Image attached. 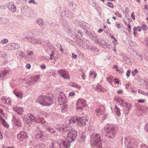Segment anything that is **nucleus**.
<instances>
[{
  "label": "nucleus",
  "instance_id": "obj_14",
  "mask_svg": "<svg viewBox=\"0 0 148 148\" xmlns=\"http://www.w3.org/2000/svg\"><path fill=\"white\" fill-rule=\"evenodd\" d=\"M27 137V134L23 131H21L20 133L17 135V138L20 141H22Z\"/></svg>",
  "mask_w": 148,
  "mask_h": 148
},
{
  "label": "nucleus",
  "instance_id": "obj_6",
  "mask_svg": "<svg viewBox=\"0 0 148 148\" xmlns=\"http://www.w3.org/2000/svg\"><path fill=\"white\" fill-rule=\"evenodd\" d=\"M77 135V131L75 130H71L67 134L66 139H67L70 142H71L74 140Z\"/></svg>",
  "mask_w": 148,
  "mask_h": 148
},
{
  "label": "nucleus",
  "instance_id": "obj_19",
  "mask_svg": "<svg viewBox=\"0 0 148 148\" xmlns=\"http://www.w3.org/2000/svg\"><path fill=\"white\" fill-rule=\"evenodd\" d=\"M45 134L43 132L40 131L38 133H37L36 135V136L37 138H39L42 140V139L43 138V137L44 136Z\"/></svg>",
  "mask_w": 148,
  "mask_h": 148
},
{
  "label": "nucleus",
  "instance_id": "obj_47",
  "mask_svg": "<svg viewBox=\"0 0 148 148\" xmlns=\"http://www.w3.org/2000/svg\"><path fill=\"white\" fill-rule=\"evenodd\" d=\"M107 5L112 8H114L113 4L110 2H109L107 3Z\"/></svg>",
  "mask_w": 148,
  "mask_h": 148
},
{
  "label": "nucleus",
  "instance_id": "obj_52",
  "mask_svg": "<svg viewBox=\"0 0 148 148\" xmlns=\"http://www.w3.org/2000/svg\"><path fill=\"white\" fill-rule=\"evenodd\" d=\"M35 130L36 132H38L40 131H41L40 129V128L38 126H37L35 127Z\"/></svg>",
  "mask_w": 148,
  "mask_h": 148
},
{
  "label": "nucleus",
  "instance_id": "obj_32",
  "mask_svg": "<svg viewBox=\"0 0 148 148\" xmlns=\"http://www.w3.org/2000/svg\"><path fill=\"white\" fill-rule=\"evenodd\" d=\"M45 128L47 130L49 131L51 133H54L55 132V131L54 129L49 126H46Z\"/></svg>",
  "mask_w": 148,
  "mask_h": 148
},
{
  "label": "nucleus",
  "instance_id": "obj_17",
  "mask_svg": "<svg viewBox=\"0 0 148 148\" xmlns=\"http://www.w3.org/2000/svg\"><path fill=\"white\" fill-rule=\"evenodd\" d=\"M12 120V121L17 126H21L20 120L18 118H16L14 115H13Z\"/></svg>",
  "mask_w": 148,
  "mask_h": 148
},
{
  "label": "nucleus",
  "instance_id": "obj_45",
  "mask_svg": "<svg viewBox=\"0 0 148 148\" xmlns=\"http://www.w3.org/2000/svg\"><path fill=\"white\" fill-rule=\"evenodd\" d=\"M5 54L3 51L0 50V58L4 57L5 56Z\"/></svg>",
  "mask_w": 148,
  "mask_h": 148
},
{
  "label": "nucleus",
  "instance_id": "obj_27",
  "mask_svg": "<svg viewBox=\"0 0 148 148\" xmlns=\"http://www.w3.org/2000/svg\"><path fill=\"white\" fill-rule=\"evenodd\" d=\"M15 95L18 98H22L23 97V93L21 92H16L14 90L13 91Z\"/></svg>",
  "mask_w": 148,
  "mask_h": 148
},
{
  "label": "nucleus",
  "instance_id": "obj_37",
  "mask_svg": "<svg viewBox=\"0 0 148 148\" xmlns=\"http://www.w3.org/2000/svg\"><path fill=\"white\" fill-rule=\"evenodd\" d=\"M1 24H5L8 22V19L6 18L1 17Z\"/></svg>",
  "mask_w": 148,
  "mask_h": 148
},
{
  "label": "nucleus",
  "instance_id": "obj_44",
  "mask_svg": "<svg viewBox=\"0 0 148 148\" xmlns=\"http://www.w3.org/2000/svg\"><path fill=\"white\" fill-rule=\"evenodd\" d=\"M90 76H91L92 75V77H93L95 78L96 77V73L95 72H90Z\"/></svg>",
  "mask_w": 148,
  "mask_h": 148
},
{
  "label": "nucleus",
  "instance_id": "obj_13",
  "mask_svg": "<svg viewBox=\"0 0 148 148\" xmlns=\"http://www.w3.org/2000/svg\"><path fill=\"white\" fill-rule=\"evenodd\" d=\"M71 143L67 140H62L60 144V148H69L70 146V143Z\"/></svg>",
  "mask_w": 148,
  "mask_h": 148
},
{
  "label": "nucleus",
  "instance_id": "obj_22",
  "mask_svg": "<svg viewBox=\"0 0 148 148\" xmlns=\"http://www.w3.org/2000/svg\"><path fill=\"white\" fill-rule=\"evenodd\" d=\"M86 49H90L92 51H97L98 49L97 48H95V47L91 45H86Z\"/></svg>",
  "mask_w": 148,
  "mask_h": 148
},
{
  "label": "nucleus",
  "instance_id": "obj_34",
  "mask_svg": "<svg viewBox=\"0 0 148 148\" xmlns=\"http://www.w3.org/2000/svg\"><path fill=\"white\" fill-rule=\"evenodd\" d=\"M9 4L10 5H11V10L12 12H14L16 10V7L13 4L12 2L9 3Z\"/></svg>",
  "mask_w": 148,
  "mask_h": 148
},
{
  "label": "nucleus",
  "instance_id": "obj_9",
  "mask_svg": "<svg viewBox=\"0 0 148 148\" xmlns=\"http://www.w3.org/2000/svg\"><path fill=\"white\" fill-rule=\"evenodd\" d=\"M86 101L83 99H79L77 102L76 108L82 109L86 105Z\"/></svg>",
  "mask_w": 148,
  "mask_h": 148
},
{
  "label": "nucleus",
  "instance_id": "obj_31",
  "mask_svg": "<svg viewBox=\"0 0 148 148\" xmlns=\"http://www.w3.org/2000/svg\"><path fill=\"white\" fill-rule=\"evenodd\" d=\"M63 127V125H56L55 126V128L58 130L60 132H62V127Z\"/></svg>",
  "mask_w": 148,
  "mask_h": 148
},
{
  "label": "nucleus",
  "instance_id": "obj_36",
  "mask_svg": "<svg viewBox=\"0 0 148 148\" xmlns=\"http://www.w3.org/2000/svg\"><path fill=\"white\" fill-rule=\"evenodd\" d=\"M1 123H2V124L5 127H7V128H8L9 127V126L7 124V123L5 122V120L2 118V117L1 118Z\"/></svg>",
  "mask_w": 148,
  "mask_h": 148
},
{
  "label": "nucleus",
  "instance_id": "obj_26",
  "mask_svg": "<svg viewBox=\"0 0 148 148\" xmlns=\"http://www.w3.org/2000/svg\"><path fill=\"white\" fill-rule=\"evenodd\" d=\"M8 73V71L7 70L2 71L0 72V78L5 77Z\"/></svg>",
  "mask_w": 148,
  "mask_h": 148
},
{
  "label": "nucleus",
  "instance_id": "obj_38",
  "mask_svg": "<svg viewBox=\"0 0 148 148\" xmlns=\"http://www.w3.org/2000/svg\"><path fill=\"white\" fill-rule=\"evenodd\" d=\"M24 121L26 122V123L29 125L30 126L31 124L30 121H29V117H25L23 119Z\"/></svg>",
  "mask_w": 148,
  "mask_h": 148
},
{
  "label": "nucleus",
  "instance_id": "obj_35",
  "mask_svg": "<svg viewBox=\"0 0 148 148\" xmlns=\"http://www.w3.org/2000/svg\"><path fill=\"white\" fill-rule=\"evenodd\" d=\"M28 117H29V121H30L31 123L34 121L36 119L35 117L31 114H29Z\"/></svg>",
  "mask_w": 148,
  "mask_h": 148
},
{
  "label": "nucleus",
  "instance_id": "obj_62",
  "mask_svg": "<svg viewBox=\"0 0 148 148\" xmlns=\"http://www.w3.org/2000/svg\"><path fill=\"white\" fill-rule=\"evenodd\" d=\"M116 26L117 27V28L118 29H120L121 27V26L120 25V24L119 23H116Z\"/></svg>",
  "mask_w": 148,
  "mask_h": 148
},
{
  "label": "nucleus",
  "instance_id": "obj_63",
  "mask_svg": "<svg viewBox=\"0 0 148 148\" xmlns=\"http://www.w3.org/2000/svg\"><path fill=\"white\" fill-rule=\"evenodd\" d=\"M145 130L147 132H148V123L145 126Z\"/></svg>",
  "mask_w": 148,
  "mask_h": 148
},
{
  "label": "nucleus",
  "instance_id": "obj_11",
  "mask_svg": "<svg viewBox=\"0 0 148 148\" xmlns=\"http://www.w3.org/2000/svg\"><path fill=\"white\" fill-rule=\"evenodd\" d=\"M58 73L60 75V77H62L64 79H69V74L67 71L61 69L58 71Z\"/></svg>",
  "mask_w": 148,
  "mask_h": 148
},
{
  "label": "nucleus",
  "instance_id": "obj_12",
  "mask_svg": "<svg viewBox=\"0 0 148 148\" xmlns=\"http://www.w3.org/2000/svg\"><path fill=\"white\" fill-rule=\"evenodd\" d=\"M88 123V120L84 117L78 118V120H77L78 125L80 127L85 126L87 123Z\"/></svg>",
  "mask_w": 148,
  "mask_h": 148
},
{
  "label": "nucleus",
  "instance_id": "obj_3",
  "mask_svg": "<svg viewBox=\"0 0 148 148\" xmlns=\"http://www.w3.org/2000/svg\"><path fill=\"white\" fill-rule=\"evenodd\" d=\"M37 102L43 106H49L52 104L53 100L52 97L46 95H41L37 100Z\"/></svg>",
  "mask_w": 148,
  "mask_h": 148
},
{
  "label": "nucleus",
  "instance_id": "obj_33",
  "mask_svg": "<svg viewBox=\"0 0 148 148\" xmlns=\"http://www.w3.org/2000/svg\"><path fill=\"white\" fill-rule=\"evenodd\" d=\"M120 111L119 108H118L116 106L114 108V111L119 116H120L121 115V114L120 112Z\"/></svg>",
  "mask_w": 148,
  "mask_h": 148
},
{
  "label": "nucleus",
  "instance_id": "obj_48",
  "mask_svg": "<svg viewBox=\"0 0 148 148\" xmlns=\"http://www.w3.org/2000/svg\"><path fill=\"white\" fill-rule=\"evenodd\" d=\"M133 30L134 31H135L136 30L138 31H141V28L140 27H135L133 28Z\"/></svg>",
  "mask_w": 148,
  "mask_h": 148
},
{
  "label": "nucleus",
  "instance_id": "obj_20",
  "mask_svg": "<svg viewBox=\"0 0 148 148\" xmlns=\"http://www.w3.org/2000/svg\"><path fill=\"white\" fill-rule=\"evenodd\" d=\"M62 132L63 131H70L71 129V127L67 125H63V127H62Z\"/></svg>",
  "mask_w": 148,
  "mask_h": 148
},
{
  "label": "nucleus",
  "instance_id": "obj_4",
  "mask_svg": "<svg viewBox=\"0 0 148 148\" xmlns=\"http://www.w3.org/2000/svg\"><path fill=\"white\" fill-rule=\"evenodd\" d=\"M104 130L108 133L107 136L109 139L114 138L117 133L116 128L112 125L106 126Z\"/></svg>",
  "mask_w": 148,
  "mask_h": 148
},
{
  "label": "nucleus",
  "instance_id": "obj_61",
  "mask_svg": "<svg viewBox=\"0 0 148 148\" xmlns=\"http://www.w3.org/2000/svg\"><path fill=\"white\" fill-rule=\"evenodd\" d=\"M40 67L42 68L45 69L46 68V65L44 64H42L40 66Z\"/></svg>",
  "mask_w": 148,
  "mask_h": 148
},
{
  "label": "nucleus",
  "instance_id": "obj_39",
  "mask_svg": "<svg viewBox=\"0 0 148 148\" xmlns=\"http://www.w3.org/2000/svg\"><path fill=\"white\" fill-rule=\"evenodd\" d=\"M14 49H18L20 47V45L19 44L13 43Z\"/></svg>",
  "mask_w": 148,
  "mask_h": 148
},
{
  "label": "nucleus",
  "instance_id": "obj_24",
  "mask_svg": "<svg viewBox=\"0 0 148 148\" xmlns=\"http://www.w3.org/2000/svg\"><path fill=\"white\" fill-rule=\"evenodd\" d=\"M1 100L3 102H4L5 103L8 104H11L10 100L9 99H7L4 97H2Z\"/></svg>",
  "mask_w": 148,
  "mask_h": 148
},
{
  "label": "nucleus",
  "instance_id": "obj_29",
  "mask_svg": "<svg viewBox=\"0 0 148 148\" xmlns=\"http://www.w3.org/2000/svg\"><path fill=\"white\" fill-rule=\"evenodd\" d=\"M78 118H75L72 117L71 118L70 120H69V122L70 124H73L75 123L76 121H77V120H78Z\"/></svg>",
  "mask_w": 148,
  "mask_h": 148
},
{
  "label": "nucleus",
  "instance_id": "obj_53",
  "mask_svg": "<svg viewBox=\"0 0 148 148\" xmlns=\"http://www.w3.org/2000/svg\"><path fill=\"white\" fill-rule=\"evenodd\" d=\"M28 3L29 4L33 3L34 4H36V3L34 0H30L29 1Z\"/></svg>",
  "mask_w": 148,
  "mask_h": 148
},
{
  "label": "nucleus",
  "instance_id": "obj_7",
  "mask_svg": "<svg viewBox=\"0 0 148 148\" xmlns=\"http://www.w3.org/2000/svg\"><path fill=\"white\" fill-rule=\"evenodd\" d=\"M23 39L25 40H27L29 42L34 45H36L38 43L40 44L42 43V41L40 39H35L31 37L26 36Z\"/></svg>",
  "mask_w": 148,
  "mask_h": 148
},
{
  "label": "nucleus",
  "instance_id": "obj_46",
  "mask_svg": "<svg viewBox=\"0 0 148 148\" xmlns=\"http://www.w3.org/2000/svg\"><path fill=\"white\" fill-rule=\"evenodd\" d=\"M8 42V40L6 38L4 39L1 41V43L3 44L6 43Z\"/></svg>",
  "mask_w": 148,
  "mask_h": 148
},
{
  "label": "nucleus",
  "instance_id": "obj_50",
  "mask_svg": "<svg viewBox=\"0 0 148 148\" xmlns=\"http://www.w3.org/2000/svg\"><path fill=\"white\" fill-rule=\"evenodd\" d=\"M19 55L20 57L21 58H23L24 56L23 52L22 51H19Z\"/></svg>",
  "mask_w": 148,
  "mask_h": 148
},
{
  "label": "nucleus",
  "instance_id": "obj_49",
  "mask_svg": "<svg viewBox=\"0 0 148 148\" xmlns=\"http://www.w3.org/2000/svg\"><path fill=\"white\" fill-rule=\"evenodd\" d=\"M141 28H142L143 29L145 30H147L148 29L147 27V26L145 24L142 25L141 26Z\"/></svg>",
  "mask_w": 148,
  "mask_h": 148
},
{
  "label": "nucleus",
  "instance_id": "obj_18",
  "mask_svg": "<svg viewBox=\"0 0 148 148\" xmlns=\"http://www.w3.org/2000/svg\"><path fill=\"white\" fill-rule=\"evenodd\" d=\"M148 112V108L145 106H142L140 107V112L141 114L140 115L145 114Z\"/></svg>",
  "mask_w": 148,
  "mask_h": 148
},
{
  "label": "nucleus",
  "instance_id": "obj_1",
  "mask_svg": "<svg viewBox=\"0 0 148 148\" xmlns=\"http://www.w3.org/2000/svg\"><path fill=\"white\" fill-rule=\"evenodd\" d=\"M90 143L93 147H95V148H102L100 135L99 133L95 132L91 135Z\"/></svg>",
  "mask_w": 148,
  "mask_h": 148
},
{
  "label": "nucleus",
  "instance_id": "obj_41",
  "mask_svg": "<svg viewBox=\"0 0 148 148\" xmlns=\"http://www.w3.org/2000/svg\"><path fill=\"white\" fill-rule=\"evenodd\" d=\"M117 101H118L119 104L122 106H123L124 103V101L121 99H119L117 100Z\"/></svg>",
  "mask_w": 148,
  "mask_h": 148
},
{
  "label": "nucleus",
  "instance_id": "obj_8",
  "mask_svg": "<svg viewBox=\"0 0 148 148\" xmlns=\"http://www.w3.org/2000/svg\"><path fill=\"white\" fill-rule=\"evenodd\" d=\"M30 80L27 81L26 83L30 85H34L40 80V76L37 75L34 77L32 76L30 77Z\"/></svg>",
  "mask_w": 148,
  "mask_h": 148
},
{
  "label": "nucleus",
  "instance_id": "obj_40",
  "mask_svg": "<svg viewBox=\"0 0 148 148\" xmlns=\"http://www.w3.org/2000/svg\"><path fill=\"white\" fill-rule=\"evenodd\" d=\"M70 85L71 86L75 87L79 89H80L81 88V86H80L73 83H71Z\"/></svg>",
  "mask_w": 148,
  "mask_h": 148
},
{
  "label": "nucleus",
  "instance_id": "obj_54",
  "mask_svg": "<svg viewBox=\"0 0 148 148\" xmlns=\"http://www.w3.org/2000/svg\"><path fill=\"white\" fill-rule=\"evenodd\" d=\"M114 67L116 69V71L119 72H120V70L118 69V66L117 65H115L114 66Z\"/></svg>",
  "mask_w": 148,
  "mask_h": 148
},
{
  "label": "nucleus",
  "instance_id": "obj_55",
  "mask_svg": "<svg viewBox=\"0 0 148 148\" xmlns=\"http://www.w3.org/2000/svg\"><path fill=\"white\" fill-rule=\"evenodd\" d=\"M75 95V93L73 92H71L69 94V96H74Z\"/></svg>",
  "mask_w": 148,
  "mask_h": 148
},
{
  "label": "nucleus",
  "instance_id": "obj_43",
  "mask_svg": "<svg viewBox=\"0 0 148 148\" xmlns=\"http://www.w3.org/2000/svg\"><path fill=\"white\" fill-rule=\"evenodd\" d=\"M55 51H52L50 52L51 53L50 54V57L49 59L52 60L53 59V57L55 54Z\"/></svg>",
  "mask_w": 148,
  "mask_h": 148
},
{
  "label": "nucleus",
  "instance_id": "obj_21",
  "mask_svg": "<svg viewBox=\"0 0 148 148\" xmlns=\"http://www.w3.org/2000/svg\"><path fill=\"white\" fill-rule=\"evenodd\" d=\"M95 90L99 92H104L106 90V89L103 88L99 85L96 86Z\"/></svg>",
  "mask_w": 148,
  "mask_h": 148
},
{
  "label": "nucleus",
  "instance_id": "obj_25",
  "mask_svg": "<svg viewBox=\"0 0 148 148\" xmlns=\"http://www.w3.org/2000/svg\"><path fill=\"white\" fill-rule=\"evenodd\" d=\"M36 23L39 25L40 26H43L44 24L43 21L42 19L40 18L36 20Z\"/></svg>",
  "mask_w": 148,
  "mask_h": 148
},
{
  "label": "nucleus",
  "instance_id": "obj_2",
  "mask_svg": "<svg viewBox=\"0 0 148 148\" xmlns=\"http://www.w3.org/2000/svg\"><path fill=\"white\" fill-rule=\"evenodd\" d=\"M125 145L128 148H137L138 143L136 139L130 136H126L124 140Z\"/></svg>",
  "mask_w": 148,
  "mask_h": 148
},
{
  "label": "nucleus",
  "instance_id": "obj_28",
  "mask_svg": "<svg viewBox=\"0 0 148 148\" xmlns=\"http://www.w3.org/2000/svg\"><path fill=\"white\" fill-rule=\"evenodd\" d=\"M5 48L7 50H14V48L13 47V43L8 44L6 46Z\"/></svg>",
  "mask_w": 148,
  "mask_h": 148
},
{
  "label": "nucleus",
  "instance_id": "obj_5",
  "mask_svg": "<svg viewBox=\"0 0 148 148\" xmlns=\"http://www.w3.org/2000/svg\"><path fill=\"white\" fill-rule=\"evenodd\" d=\"M61 94V95H60L58 98V101L60 105H63V104H64L61 108L62 111L63 112V110H64V111L66 109L67 106L65 104V103H66L67 101L66 99V97L64 93L62 92Z\"/></svg>",
  "mask_w": 148,
  "mask_h": 148
},
{
  "label": "nucleus",
  "instance_id": "obj_64",
  "mask_svg": "<svg viewBox=\"0 0 148 148\" xmlns=\"http://www.w3.org/2000/svg\"><path fill=\"white\" fill-rule=\"evenodd\" d=\"M72 55L73 58L76 59L77 58V55H75L74 53H72Z\"/></svg>",
  "mask_w": 148,
  "mask_h": 148
},
{
  "label": "nucleus",
  "instance_id": "obj_58",
  "mask_svg": "<svg viewBox=\"0 0 148 148\" xmlns=\"http://www.w3.org/2000/svg\"><path fill=\"white\" fill-rule=\"evenodd\" d=\"M26 67L27 69H30L31 68V66L29 64H27L26 65Z\"/></svg>",
  "mask_w": 148,
  "mask_h": 148
},
{
  "label": "nucleus",
  "instance_id": "obj_30",
  "mask_svg": "<svg viewBox=\"0 0 148 148\" xmlns=\"http://www.w3.org/2000/svg\"><path fill=\"white\" fill-rule=\"evenodd\" d=\"M36 122L38 123H41L42 124L45 123V122L44 119L41 117H39L36 120Z\"/></svg>",
  "mask_w": 148,
  "mask_h": 148
},
{
  "label": "nucleus",
  "instance_id": "obj_56",
  "mask_svg": "<svg viewBox=\"0 0 148 148\" xmlns=\"http://www.w3.org/2000/svg\"><path fill=\"white\" fill-rule=\"evenodd\" d=\"M138 92L139 93H140L143 95L145 94V92L143 91V90H138Z\"/></svg>",
  "mask_w": 148,
  "mask_h": 148
},
{
  "label": "nucleus",
  "instance_id": "obj_60",
  "mask_svg": "<svg viewBox=\"0 0 148 148\" xmlns=\"http://www.w3.org/2000/svg\"><path fill=\"white\" fill-rule=\"evenodd\" d=\"M127 26H128V30H129V32H130V31L131 29V25H130V23H128Z\"/></svg>",
  "mask_w": 148,
  "mask_h": 148
},
{
  "label": "nucleus",
  "instance_id": "obj_10",
  "mask_svg": "<svg viewBox=\"0 0 148 148\" xmlns=\"http://www.w3.org/2000/svg\"><path fill=\"white\" fill-rule=\"evenodd\" d=\"M61 16L64 19H65L66 18H71L74 16V15L72 12L69 10L67 11H64L61 14Z\"/></svg>",
  "mask_w": 148,
  "mask_h": 148
},
{
  "label": "nucleus",
  "instance_id": "obj_59",
  "mask_svg": "<svg viewBox=\"0 0 148 148\" xmlns=\"http://www.w3.org/2000/svg\"><path fill=\"white\" fill-rule=\"evenodd\" d=\"M113 43L114 45V46H116V44L117 43V41L116 40V39H115V40H114V41H113Z\"/></svg>",
  "mask_w": 148,
  "mask_h": 148
},
{
  "label": "nucleus",
  "instance_id": "obj_15",
  "mask_svg": "<svg viewBox=\"0 0 148 148\" xmlns=\"http://www.w3.org/2000/svg\"><path fill=\"white\" fill-rule=\"evenodd\" d=\"M104 110V107L103 106L98 105L96 107L95 111L98 115H102L103 114Z\"/></svg>",
  "mask_w": 148,
  "mask_h": 148
},
{
  "label": "nucleus",
  "instance_id": "obj_51",
  "mask_svg": "<svg viewBox=\"0 0 148 148\" xmlns=\"http://www.w3.org/2000/svg\"><path fill=\"white\" fill-rule=\"evenodd\" d=\"M140 146V148H148V147L144 144H141Z\"/></svg>",
  "mask_w": 148,
  "mask_h": 148
},
{
  "label": "nucleus",
  "instance_id": "obj_16",
  "mask_svg": "<svg viewBox=\"0 0 148 148\" xmlns=\"http://www.w3.org/2000/svg\"><path fill=\"white\" fill-rule=\"evenodd\" d=\"M13 110L18 115L22 114L24 111L23 108L21 107L15 106L13 108Z\"/></svg>",
  "mask_w": 148,
  "mask_h": 148
},
{
  "label": "nucleus",
  "instance_id": "obj_42",
  "mask_svg": "<svg viewBox=\"0 0 148 148\" xmlns=\"http://www.w3.org/2000/svg\"><path fill=\"white\" fill-rule=\"evenodd\" d=\"M131 105L130 104H127V108L126 110H127L128 111L126 113H125V114H127L130 111V108L131 107Z\"/></svg>",
  "mask_w": 148,
  "mask_h": 148
},
{
  "label": "nucleus",
  "instance_id": "obj_57",
  "mask_svg": "<svg viewBox=\"0 0 148 148\" xmlns=\"http://www.w3.org/2000/svg\"><path fill=\"white\" fill-rule=\"evenodd\" d=\"M130 71H131L130 70H128L127 71L126 73V75L127 77H129L130 76Z\"/></svg>",
  "mask_w": 148,
  "mask_h": 148
},
{
  "label": "nucleus",
  "instance_id": "obj_23",
  "mask_svg": "<svg viewBox=\"0 0 148 148\" xmlns=\"http://www.w3.org/2000/svg\"><path fill=\"white\" fill-rule=\"evenodd\" d=\"M47 48V51L49 53L50 52L56 51L55 48L53 45H48Z\"/></svg>",
  "mask_w": 148,
  "mask_h": 148
}]
</instances>
